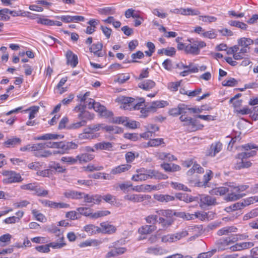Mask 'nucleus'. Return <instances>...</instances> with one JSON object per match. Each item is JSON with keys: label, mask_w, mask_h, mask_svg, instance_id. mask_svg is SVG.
I'll use <instances>...</instances> for the list:
<instances>
[{"label": "nucleus", "mask_w": 258, "mask_h": 258, "mask_svg": "<svg viewBox=\"0 0 258 258\" xmlns=\"http://www.w3.org/2000/svg\"><path fill=\"white\" fill-rule=\"evenodd\" d=\"M254 43V40L249 37H240L237 40V44L229 47L227 54H235V57H237V58H241L242 55L249 54L251 47Z\"/></svg>", "instance_id": "obj_1"}, {"label": "nucleus", "mask_w": 258, "mask_h": 258, "mask_svg": "<svg viewBox=\"0 0 258 258\" xmlns=\"http://www.w3.org/2000/svg\"><path fill=\"white\" fill-rule=\"evenodd\" d=\"M186 42L178 44L177 49L184 51L187 54L199 55L201 49L205 48L207 45L205 41L193 38H188Z\"/></svg>", "instance_id": "obj_2"}, {"label": "nucleus", "mask_w": 258, "mask_h": 258, "mask_svg": "<svg viewBox=\"0 0 258 258\" xmlns=\"http://www.w3.org/2000/svg\"><path fill=\"white\" fill-rule=\"evenodd\" d=\"M88 108H93L96 112L101 116L105 118H109L113 116V112L106 109V107L101 105L99 102H95L93 99H89Z\"/></svg>", "instance_id": "obj_3"}, {"label": "nucleus", "mask_w": 258, "mask_h": 258, "mask_svg": "<svg viewBox=\"0 0 258 258\" xmlns=\"http://www.w3.org/2000/svg\"><path fill=\"white\" fill-rule=\"evenodd\" d=\"M32 153L37 158H47L54 155L53 152L45 149V144L43 143L33 144Z\"/></svg>", "instance_id": "obj_4"}, {"label": "nucleus", "mask_w": 258, "mask_h": 258, "mask_svg": "<svg viewBox=\"0 0 258 258\" xmlns=\"http://www.w3.org/2000/svg\"><path fill=\"white\" fill-rule=\"evenodd\" d=\"M251 165V162L246 158L242 153L237 154L234 158V168L236 170L247 168L250 167Z\"/></svg>", "instance_id": "obj_5"}, {"label": "nucleus", "mask_w": 258, "mask_h": 258, "mask_svg": "<svg viewBox=\"0 0 258 258\" xmlns=\"http://www.w3.org/2000/svg\"><path fill=\"white\" fill-rule=\"evenodd\" d=\"M1 173L5 177L3 180V182L5 184L20 182L23 180L19 173H17L13 171L3 170Z\"/></svg>", "instance_id": "obj_6"}, {"label": "nucleus", "mask_w": 258, "mask_h": 258, "mask_svg": "<svg viewBox=\"0 0 258 258\" xmlns=\"http://www.w3.org/2000/svg\"><path fill=\"white\" fill-rule=\"evenodd\" d=\"M21 188L34 191V194L38 197H47L49 194L48 190L40 188L37 183H30L22 185Z\"/></svg>", "instance_id": "obj_7"}, {"label": "nucleus", "mask_w": 258, "mask_h": 258, "mask_svg": "<svg viewBox=\"0 0 258 258\" xmlns=\"http://www.w3.org/2000/svg\"><path fill=\"white\" fill-rule=\"evenodd\" d=\"M141 12L139 11H136L135 10L130 8L126 10L124 12V16L126 18L129 19L131 17L135 19L134 26L138 27L140 26L144 21V19L140 14Z\"/></svg>", "instance_id": "obj_8"}, {"label": "nucleus", "mask_w": 258, "mask_h": 258, "mask_svg": "<svg viewBox=\"0 0 258 258\" xmlns=\"http://www.w3.org/2000/svg\"><path fill=\"white\" fill-rule=\"evenodd\" d=\"M230 55H232V57L230 56H227L225 58V60L231 66H236L237 64L236 60H242L240 64L243 67L247 66L251 63L248 54H247V55H242V58L240 59L237 58V57H235V54H230Z\"/></svg>", "instance_id": "obj_9"}, {"label": "nucleus", "mask_w": 258, "mask_h": 258, "mask_svg": "<svg viewBox=\"0 0 258 258\" xmlns=\"http://www.w3.org/2000/svg\"><path fill=\"white\" fill-rule=\"evenodd\" d=\"M135 99L131 97L120 96L117 97L115 101L120 105V108L127 110H132L133 103Z\"/></svg>", "instance_id": "obj_10"}, {"label": "nucleus", "mask_w": 258, "mask_h": 258, "mask_svg": "<svg viewBox=\"0 0 258 258\" xmlns=\"http://www.w3.org/2000/svg\"><path fill=\"white\" fill-rule=\"evenodd\" d=\"M151 170H147L144 168L138 169L136 173L134 174L131 179L135 181H142L151 178Z\"/></svg>", "instance_id": "obj_11"}, {"label": "nucleus", "mask_w": 258, "mask_h": 258, "mask_svg": "<svg viewBox=\"0 0 258 258\" xmlns=\"http://www.w3.org/2000/svg\"><path fill=\"white\" fill-rule=\"evenodd\" d=\"M236 185L233 184L228 185V194L225 197L227 202L237 200L243 196V194H240Z\"/></svg>", "instance_id": "obj_12"}, {"label": "nucleus", "mask_w": 258, "mask_h": 258, "mask_svg": "<svg viewBox=\"0 0 258 258\" xmlns=\"http://www.w3.org/2000/svg\"><path fill=\"white\" fill-rule=\"evenodd\" d=\"M39 201L43 206L54 209H67L70 207L69 204L62 202H55L48 200H39Z\"/></svg>", "instance_id": "obj_13"}, {"label": "nucleus", "mask_w": 258, "mask_h": 258, "mask_svg": "<svg viewBox=\"0 0 258 258\" xmlns=\"http://www.w3.org/2000/svg\"><path fill=\"white\" fill-rule=\"evenodd\" d=\"M188 235L186 231H182L175 234H169L162 237V241L164 242H173L176 241Z\"/></svg>", "instance_id": "obj_14"}, {"label": "nucleus", "mask_w": 258, "mask_h": 258, "mask_svg": "<svg viewBox=\"0 0 258 258\" xmlns=\"http://www.w3.org/2000/svg\"><path fill=\"white\" fill-rule=\"evenodd\" d=\"M156 229V226L154 225H144L140 227L138 230L140 235V240L146 239L148 235L151 234Z\"/></svg>", "instance_id": "obj_15"}, {"label": "nucleus", "mask_w": 258, "mask_h": 258, "mask_svg": "<svg viewBox=\"0 0 258 258\" xmlns=\"http://www.w3.org/2000/svg\"><path fill=\"white\" fill-rule=\"evenodd\" d=\"M64 247L62 243H56L55 242H51L45 245L37 246L35 249L40 252L48 253L50 251V247L53 249H60Z\"/></svg>", "instance_id": "obj_16"}, {"label": "nucleus", "mask_w": 258, "mask_h": 258, "mask_svg": "<svg viewBox=\"0 0 258 258\" xmlns=\"http://www.w3.org/2000/svg\"><path fill=\"white\" fill-rule=\"evenodd\" d=\"M99 229V233L111 234L114 233L116 231V227L114 225L110 224L108 221L101 222Z\"/></svg>", "instance_id": "obj_17"}, {"label": "nucleus", "mask_w": 258, "mask_h": 258, "mask_svg": "<svg viewBox=\"0 0 258 258\" xmlns=\"http://www.w3.org/2000/svg\"><path fill=\"white\" fill-rule=\"evenodd\" d=\"M66 63L72 68H75L78 64V57L72 50H68L65 54Z\"/></svg>", "instance_id": "obj_18"}, {"label": "nucleus", "mask_w": 258, "mask_h": 258, "mask_svg": "<svg viewBox=\"0 0 258 258\" xmlns=\"http://www.w3.org/2000/svg\"><path fill=\"white\" fill-rule=\"evenodd\" d=\"M78 147V144L73 142H68L66 143L61 142L60 150L54 151L53 154H63L67 153L70 150L77 149Z\"/></svg>", "instance_id": "obj_19"}, {"label": "nucleus", "mask_w": 258, "mask_h": 258, "mask_svg": "<svg viewBox=\"0 0 258 258\" xmlns=\"http://www.w3.org/2000/svg\"><path fill=\"white\" fill-rule=\"evenodd\" d=\"M83 198L87 203L99 205L102 201V196L100 195H89L83 192Z\"/></svg>", "instance_id": "obj_20"}, {"label": "nucleus", "mask_w": 258, "mask_h": 258, "mask_svg": "<svg viewBox=\"0 0 258 258\" xmlns=\"http://www.w3.org/2000/svg\"><path fill=\"white\" fill-rule=\"evenodd\" d=\"M233 243H234V242L231 235H230L228 237L220 239L218 241L217 245L219 249L224 250L229 249V245Z\"/></svg>", "instance_id": "obj_21"}, {"label": "nucleus", "mask_w": 258, "mask_h": 258, "mask_svg": "<svg viewBox=\"0 0 258 258\" xmlns=\"http://www.w3.org/2000/svg\"><path fill=\"white\" fill-rule=\"evenodd\" d=\"M102 123H97L88 125L87 127L84 128L85 132H87L89 135L96 136L95 139L99 138L100 134L97 132L101 130Z\"/></svg>", "instance_id": "obj_22"}, {"label": "nucleus", "mask_w": 258, "mask_h": 258, "mask_svg": "<svg viewBox=\"0 0 258 258\" xmlns=\"http://www.w3.org/2000/svg\"><path fill=\"white\" fill-rule=\"evenodd\" d=\"M188 112V107L184 104H179L177 107L172 108L169 110V114L173 116L181 115L182 113Z\"/></svg>", "instance_id": "obj_23"}, {"label": "nucleus", "mask_w": 258, "mask_h": 258, "mask_svg": "<svg viewBox=\"0 0 258 258\" xmlns=\"http://www.w3.org/2000/svg\"><path fill=\"white\" fill-rule=\"evenodd\" d=\"M132 165L129 164H123L115 166L111 169L110 174L112 175L120 174L130 170Z\"/></svg>", "instance_id": "obj_24"}, {"label": "nucleus", "mask_w": 258, "mask_h": 258, "mask_svg": "<svg viewBox=\"0 0 258 258\" xmlns=\"http://www.w3.org/2000/svg\"><path fill=\"white\" fill-rule=\"evenodd\" d=\"M22 140L21 138L16 136L11 137L8 138L4 143L3 145L8 148H12L16 147L21 145Z\"/></svg>", "instance_id": "obj_25"}, {"label": "nucleus", "mask_w": 258, "mask_h": 258, "mask_svg": "<svg viewBox=\"0 0 258 258\" xmlns=\"http://www.w3.org/2000/svg\"><path fill=\"white\" fill-rule=\"evenodd\" d=\"M204 127V125L202 124L200 120L196 118H192L189 124L188 125L187 130L189 132H196L202 130Z\"/></svg>", "instance_id": "obj_26"}, {"label": "nucleus", "mask_w": 258, "mask_h": 258, "mask_svg": "<svg viewBox=\"0 0 258 258\" xmlns=\"http://www.w3.org/2000/svg\"><path fill=\"white\" fill-rule=\"evenodd\" d=\"M165 142L163 138H153L150 139L147 143L144 145L145 148L158 147L159 146H165Z\"/></svg>", "instance_id": "obj_27"}, {"label": "nucleus", "mask_w": 258, "mask_h": 258, "mask_svg": "<svg viewBox=\"0 0 258 258\" xmlns=\"http://www.w3.org/2000/svg\"><path fill=\"white\" fill-rule=\"evenodd\" d=\"M63 136L55 134L47 133L34 138L35 141H47L62 139Z\"/></svg>", "instance_id": "obj_28"}, {"label": "nucleus", "mask_w": 258, "mask_h": 258, "mask_svg": "<svg viewBox=\"0 0 258 258\" xmlns=\"http://www.w3.org/2000/svg\"><path fill=\"white\" fill-rule=\"evenodd\" d=\"M222 144L220 142L212 143L210 146L207 155L212 157H215L217 154L222 150Z\"/></svg>", "instance_id": "obj_29"}, {"label": "nucleus", "mask_w": 258, "mask_h": 258, "mask_svg": "<svg viewBox=\"0 0 258 258\" xmlns=\"http://www.w3.org/2000/svg\"><path fill=\"white\" fill-rule=\"evenodd\" d=\"M103 44L101 42L93 44L89 48L90 52H93L94 55L97 57H102L104 55L102 51Z\"/></svg>", "instance_id": "obj_30"}, {"label": "nucleus", "mask_w": 258, "mask_h": 258, "mask_svg": "<svg viewBox=\"0 0 258 258\" xmlns=\"http://www.w3.org/2000/svg\"><path fill=\"white\" fill-rule=\"evenodd\" d=\"M77 163L80 164L86 163L93 160L95 155L88 153H83L78 155L76 156Z\"/></svg>", "instance_id": "obj_31"}, {"label": "nucleus", "mask_w": 258, "mask_h": 258, "mask_svg": "<svg viewBox=\"0 0 258 258\" xmlns=\"http://www.w3.org/2000/svg\"><path fill=\"white\" fill-rule=\"evenodd\" d=\"M99 20L96 19H91L87 22L89 25L85 31V33L87 34H93L96 29L97 26L99 24Z\"/></svg>", "instance_id": "obj_32"}, {"label": "nucleus", "mask_w": 258, "mask_h": 258, "mask_svg": "<svg viewBox=\"0 0 258 258\" xmlns=\"http://www.w3.org/2000/svg\"><path fill=\"white\" fill-rule=\"evenodd\" d=\"M101 130L112 134H119L123 132V128L120 127L115 125H105L103 123Z\"/></svg>", "instance_id": "obj_33"}, {"label": "nucleus", "mask_w": 258, "mask_h": 258, "mask_svg": "<svg viewBox=\"0 0 258 258\" xmlns=\"http://www.w3.org/2000/svg\"><path fill=\"white\" fill-rule=\"evenodd\" d=\"M63 196L68 199L79 200L83 198V192L75 190H68L64 192Z\"/></svg>", "instance_id": "obj_34"}, {"label": "nucleus", "mask_w": 258, "mask_h": 258, "mask_svg": "<svg viewBox=\"0 0 258 258\" xmlns=\"http://www.w3.org/2000/svg\"><path fill=\"white\" fill-rule=\"evenodd\" d=\"M50 232L54 234L56 236L58 237L57 239V242H55L56 243H62L64 244V246L67 245V243L65 241V238L63 235V233L60 231V230L57 227H54L52 229L50 230Z\"/></svg>", "instance_id": "obj_35"}, {"label": "nucleus", "mask_w": 258, "mask_h": 258, "mask_svg": "<svg viewBox=\"0 0 258 258\" xmlns=\"http://www.w3.org/2000/svg\"><path fill=\"white\" fill-rule=\"evenodd\" d=\"M156 86V83L152 80H146L140 82L138 84V87L145 91H150Z\"/></svg>", "instance_id": "obj_36"}, {"label": "nucleus", "mask_w": 258, "mask_h": 258, "mask_svg": "<svg viewBox=\"0 0 258 258\" xmlns=\"http://www.w3.org/2000/svg\"><path fill=\"white\" fill-rule=\"evenodd\" d=\"M153 198L155 200L161 203H167L175 200L173 196L169 195L155 194Z\"/></svg>", "instance_id": "obj_37"}, {"label": "nucleus", "mask_w": 258, "mask_h": 258, "mask_svg": "<svg viewBox=\"0 0 258 258\" xmlns=\"http://www.w3.org/2000/svg\"><path fill=\"white\" fill-rule=\"evenodd\" d=\"M161 167L166 172H173L180 170L181 167L178 165L175 164H169L168 163H163L161 164Z\"/></svg>", "instance_id": "obj_38"}, {"label": "nucleus", "mask_w": 258, "mask_h": 258, "mask_svg": "<svg viewBox=\"0 0 258 258\" xmlns=\"http://www.w3.org/2000/svg\"><path fill=\"white\" fill-rule=\"evenodd\" d=\"M168 105L166 101L164 100H157L153 101L151 103L149 107L151 112H155L158 108H161L165 107Z\"/></svg>", "instance_id": "obj_39"}, {"label": "nucleus", "mask_w": 258, "mask_h": 258, "mask_svg": "<svg viewBox=\"0 0 258 258\" xmlns=\"http://www.w3.org/2000/svg\"><path fill=\"white\" fill-rule=\"evenodd\" d=\"M176 52V49L173 47H168L165 48L159 49L157 51V54L159 55H165L168 56H173Z\"/></svg>", "instance_id": "obj_40"}, {"label": "nucleus", "mask_w": 258, "mask_h": 258, "mask_svg": "<svg viewBox=\"0 0 258 258\" xmlns=\"http://www.w3.org/2000/svg\"><path fill=\"white\" fill-rule=\"evenodd\" d=\"M237 231V228L233 226L223 227L217 231V234L218 236L227 235L230 233H235Z\"/></svg>", "instance_id": "obj_41"}, {"label": "nucleus", "mask_w": 258, "mask_h": 258, "mask_svg": "<svg viewBox=\"0 0 258 258\" xmlns=\"http://www.w3.org/2000/svg\"><path fill=\"white\" fill-rule=\"evenodd\" d=\"M201 205L203 206H211L216 203V200L215 198L208 195L202 196L200 198Z\"/></svg>", "instance_id": "obj_42"}, {"label": "nucleus", "mask_w": 258, "mask_h": 258, "mask_svg": "<svg viewBox=\"0 0 258 258\" xmlns=\"http://www.w3.org/2000/svg\"><path fill=\"white\" fill-rule=\"evenodd\" d=\"M78 118L80 119V121H85L86 125L88 121H90L94 119V115L85 110L78 114Z\"/></svg>", "instance_id": "obj_43"}, {"label": "nucleus", "mask_w": 258, "mask_h": 258, "mask_svg": "<svg viewBox=\"0 0 258 258\" xmlns=\"http://www.w3.org/2000/svg\"><path fill=\"white\" fill-rule=\"evenodd\" d=\"M124 199L134 203L142 202L145 200L144 196L140 194L127 195L124 197Z\"/></svg>", "instance_id": "obj_44"}, {"label": "nucleus", "mask_w": 258, "mask_h": 258, "mask_svg": "<svg viewBox=\"0 0 258 258\" xmlns=\"http://www.w3.org/2000/svg\"><path fill=\"white\" fill-rule=\"evenodd\" d=\"M133 186V184L130 181H127L122 183H118L117 185H114V189L117 190L119 188L123 192H126L129 191L131 187Z\"/></svg>", "instance_id": "obj_45"}, {"label": "nucleus", "mask_w": 258, "mask_h": 258, "mask_svg": "<svg viewBox=\"0 0 258 258\" xmlns=\"http://www.w3.org/2000/svg\"><path fill=\"white\" fill-rule=\"evenodd\" d=\"M101 243V242L97 239H88L81 242L79 246L81 248L88 246H97Z\"/></svg>", "instance_id": "obj_46"}, {"label": "nucleus", "mask_w": 258, "mask_h": 258, "mask_svg": "<svg viewBox=\"0 0 258 258\" xmlns=\"http://www.w3.org/2000/svg\"><path fill=\"white\" fill-rule=\"evenodd\" d=\"M156 157L158 159L165 160H167L169 161H173L177 160V158L170 153H166L165 152H159L156 155Z\"/></svg>", "instance_id": "obj_47"}, {"label": "nucleus", "mask_w": 258, "mask_h": 258, "mask_svg": "<svg viewBox=\"0 0 258 258\" xmlns=\"http://www.w3.org/2000/svg\"><path fill=\"white\" fill-rule=\"evenodd\" d=\"M94 147L98 150H109L112 148V145L109 142H101L94 145Z\"/></svg>", "instance_id": "obj_48"}, {"label": "nucleus", "mask_w": 258, "mask_h": 258, "mask_svg": "<svg viewBox=\"0 0 258 258\" xmlns=\"http://www.w3.org/2000/svg\"><path fill=\"white\" fill-rule=\"evenodd\" d=\"M98 13L101 15H109L115 14L116 9L113 7H107L102 8H99L97 10Z\"/></svg>", "instance_id": "obj_49"}, {"label": "nucleus", "mask_w": 258, "mask_h": 258, "mask_svg": "<svg viewBox=\"0 0 258 258\" xmlns=\"http://www.w3.org/2000/svg\"><path fill=\"white\" fill-rule=\"evenodd\" d=\"M77 211L79 214V216L80 215H83L85 217H89L90 218H92V210L88 207H79L76 209Z\"/></svg>", "instance_id": "obj_50"}, {"label": "nucleus", "mask_w": 258, "mask_h": 258, "mask_svg": "<svg viewBox=\"0 0 258 258\" xmlns=\"http://www.w3.org/2000/svg\"><path fill=\"white\" fill-rule=\"evenodd\" d=\"M103 168V166L96 165L93 164H89L87 166L82 167L83 171L90 172L102 170Z\"/></svg>", "instance_id": "obj_51"}, {"label": "nucleus", "mask_w": 258, "mask_h": 258, "mask_svg": "<svg viewBox=\"0 0 258 258\" xmlns=\"http://www.w3.org/2000/svg\"><path fill=\"white\" fill-rule=\"evenodd\" d=\"M139 154L138 152H134L132 151L127 152L125 154V159L126 162V164H129L132 163L136 158L139 157Z\"/></svg>", "instance_id": "obj_52"}, {"label": "nucleus", "mask_w": 258, "mask_h": 258, "mask_svg": "<svg viewBox=\"0 0 258 258\" xmlns=\"http://www.w3.org/2000/svg\"><path fill=\"white\" fill-rule=\"evenodd\" d=\"M173 222V218L165 219L163 217H160L159 218V224L161 225L164 229H166L170 227Z\"/></svg>", "instance_id": "obj_53"}, {"label": "nucleus", "mask_w": 258, "mask_h": 258, "mask_svg": "<svg viewBox=\"0 0 258 258\" xmlns=\"http://www.w3.org/2000/svg\"><path fill=\"white\" fill-rule=\"evenodd\" d=\"M210 193L212 195L223 196L228 194V186L227 187H219L213 188Z\"/></svg>", "instance_id": "obj_54"}, {"label": "nucleus", "mask_w": 258, "mask_h": 258, "mask_svg": "<svg viewBox=\"0 0 258 258\" xmlns=\"http://www.w3.org/2000/svg\"><path fill=\"white\" fill-rule=\"evenodd\" d=\"M84 230L90 234L99 233V227L93 224H88L84 226Z\"/></svg>", "instance_id": "obj_55"}, {"label": "nucleus", "mask_w": 258, "mask_h": 258, "mask_svg": "<svg viewBox=\"0 0 258 258\" xmlns=\"http://www.w3.org/2000/svg\"><path fill=\"white\" fill-rule=\"evenodd\" d=\"M12 235L9 233L0 236V246L4 247L8 245L11 242Z\"/></svg>", "instance_id": "obj_56"}, {"label": "nucleus", "mask_w": 258, "mask_h": 258, "mask_svg": "<svg viewBox=\"0 0 258 258\" xmlns=\"http://www.w3.org/2000/svg\"><path fill=\"white\" fill-rule=\"evenodd\" d=\"M158 29L160 32L163 33L164 36L167 38H175L177 35V33H176L175 32H167L166 31V28L163 25H160Z\"/></svg>", "instance_id": "obj_57"}, {"label": "nucleus", "mask_w": 258, "mask_h": 258, "mask_svg": "<svg viewBox=\"0 0 258 258\" xmlns=\"http://www.w3.org/2000/svg\"><path fill=\"white\" fill-rule=\"evenodd\" d=\"M31 213L36 220L41 222H44L46 221V218L44 215L39 212L38 210L33 209L31 211Z\"/></svg>", "instance_id": "obj_58"}, {"label": "nucleus", "mask_w": 258, "mask_h": 258, "mask_svg": "<svg viewBox=\"0 0 258 258\" xmlns=\"http://www.w3.org/2000/svg\"><path fill=\"white\" fill-rule=\"evenodd\" d=\"M13 11L7 8L0 10V20L7 21L10 19L9 14H12Z\"/></svg>", "instance_id": "obj_59"}, {"label": "nucleus", "mask_w": 258, "mask_h": 258, "mask_svg": "<svg viewBox=\"0 0 258 258\" xmlns=\"http://www.w3.org/2000/svg\"><path fill=\"white\" fill-rule=\"evenodd\" d=\"M199 20L206 23H211L216 22L217 20V18L213 16L200 15Z\"/></svg>", "instance_id": "obj_60"}, {"label": "nucleus", "mask_w": 258, "mask_h": 258, "mask_svg": "<svg viewBox=\"0 0 258 258\" xmlns=\"http://www.w3.org/2000/svg\"><path fill=\"white\" fill-rule=\"evenodd\" d=\"M156 212L158 215L166 217V219L172 218V216L173 215V211L169 209H160L157 210Z\"/></svg>", "instance_id": "obj_61"}, {"label": "nucleus", "mask_w": 258, "mask_h": 258, "mask_svg": "<svg viewBox=\"0 0 258 258\" xmlns=\"http://www.w3.org/2000/svg\"><path fill=\"white\" fill-rule=\"evenodd\" d=\"M110 214V212L108 210H100L92 213V218L96 219L104 216H106Z\"/></svg>", "instance_id": "obj_62"}, {"label": "nucleus", "mask_w": 258, "mask_h": 258, "mask_svg": "<svg viewBox=\"0 0 258 258\" xmlns=\"http://www.w3.org/2000/svg\"><path fill=\"white\" fill-rule=\"evenodd\" d=\"M201 35L204 38L212 39L216 38L217 36V34L216 33V31L214 29H211L209 31L203 32V33H202Z\"/></svg>", "instance_id": "obj_63"}, {"label": "nucleus", "mask_w": 258, "mask_h": 258, "mask_svg": "<svg viewBox=\"0 0 258 258\" xmlns=\"http://www.w3.org/2000/svg\"><path fill=\"white\" fill-rule=\"evenodd\" d=\"M192 117L188 116L186 113H182L179 117V120L182 123V125L187 128Z\"/></svg>", "instance_id": "obj_64"}]
</instances>
